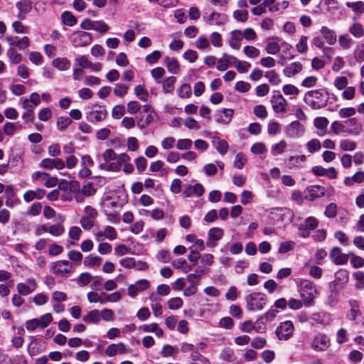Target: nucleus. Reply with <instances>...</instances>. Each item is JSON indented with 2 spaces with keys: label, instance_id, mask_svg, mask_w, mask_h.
I'll list each match as a JSON object with an SVG mask.
<instances>
[{
  "label": "nucleus",
  "instance_id": "obj_1",
  "mask_svg": "<svg viewBox=\"0 0 364 364\" xmlns=\"http://www.w3.org/2000/svg\"><path fill=\"white\" fill-rule=\"evenodd\" d=\"M298 287L304 305L306 306H311L317 293L314 284L309 280L301 279L298 284Z\"/></svg>",
  "mask_w": 364,
  "mask_h": 364
},
{
  "label": "nucleus",
  "instance_id": "obj_2",
  "mask_svg": "<svg viewBox=\"0 0 364 364\" xmlns=\"http://www.w3.org/2000/svg\"><path fill=\"white\" fill-rule=\"evenodd\" d=\"M245 300L248 311H261L266 305L267 297L262 293L252 292L246 296Z\"/></svg>",
  "mask_w": 364,
  "mask_h": 364
},
{
  "label": "nucleus",
  "instance_id": "obj_3",
  "mask_svg": "<svg viewBox=\"0 0 364 364\" xmlns=\"http://www.w3.org/2000/svg\"><path fill=\"white\" fill-rule=\"evenodd\" d=\"M52 272L61 277H68L73 270V264L68 260H58L51 263Z\"/></svg>",
  "mask_w": 364,
  "mask_h": 364
},
{
  "label": "nucleus",
  "instance_id": "obj_4",
  "mask_svg": "<svg viewBox=\"0 0 364 364\" xmlns=\"http://www.w3.org/2000/svg\"><path fill=\"white\" fill-rule=\"evenodd\" d=\"M85 215L80 218V223L83 229L89 230L92 229L98 216L97 210L91 206H86L84 209Z\"/></svg>",
  "mask_w": 364,
  "mask_h": 364
},
{
  "label": "nucleus",
  "instance_id": "obj_5",
  "mask_svg": "<svg viewBox=\"0 0 364 364\" xmlns=\"http://www.w3.org/2000/svg\"><path fill=\"white\" fill-rule=\"evenodd\" d=\"M70 41L71 44L75 48L85 47L91 43L92 36L87 32L78 31L70 35Z\"/></svg>",
  "mask_w": 364,
  "mask_h": 364
},
{
  "label": "nucleus",
  "instance_id": "obj_6",
  "mask_svg": "<svg viewBox=\"0 0 364 364\" xmlns=\"http://www.w3.org/2000/svg\"><path fill=\"white\" fill-rule=\"evenodd\" d=\"M107 114L105 107L100 105H93L91 110L86 113V119L90 122H100L103 121Z\"/></svg>",
  "mask_w": 364,
  "mask_h": 364
},
{
  "label": "nucleus",
  "instance_id": "obj_7",
  "mask_svg": "<svg viewBox=\"0 0 364 364\" xmlns=\"http://www.w3.org/2000/svg\"><path fill=\"white\" fill-rule=\"evenodd\" d=\"M307 96L311 98L309 105L313 109H319L325 106L326 98L321 90H314L307 92Z\"/></svg>",
  "mask_w": 364,
  "mask_h": 364
},
{
  "label": "nucleus",
  "instance_id": "obj_8",
  "mask_svg": "<svg viewBox=\"0 0 364 364\" xmlns=\"http://www.w3.org/2000/svg\"><path fill=\"white\" fill-rule=\"evenodd\" d=\"M318 225V221L316 218L313 216L308 217L304 223L299 225L300 235L304 238L309 237L311 231L316 229Z\"/></svg>",
  "mask_w": 364,
  "mask_h": 364
},
{
  "label": "nucleus",
  "instance_id": "obj_9",
  "mask_svg": "<svg viewBox=\"0 0 364 364\" xmlns=\"http://www.w3.org/2000/svg\"><path fill=\"white\" fill-rule=\"evenodd\" d=\"M129 160V157L126 154H121L118 155L117 159L113 160L109 163H102L100 168L102 170L118 171L120 170L122 163H125Z\"/></svg>",
  "mask_w": 364,
  "mask_h": 364
},
{
  "label": "nucleus",
  "instance_id": "obj_10",
  "mask_svg": "<svg viewBox=\"0 0 364 364\" xmlns=\"http://www.w3.org/2000/svg\"><path fill=\"white\" fill-rule=\"evenodd\" d=\"M294 327L290 321L282 322L276 330V334L279 340L287 341L290 338L294 333Z\"/></svg>",
  "mask_w": 364,
  "mask_h": 364
},
{
  "label": "nucleus",
  "instance_id": "obj_11",
  "mask_svg": "<svg viewBox=\"0 0 364 364\" xmlns=\"http://www.w3.org/2000/svg\"><path fill=\"white\" fill-rule=\"evenodd\" d=\"M329 338L323 333H317L311 343V348L316 351H324L330 346Z\"/></svg>",
  "mask_w": 364,
  "mask_h": 364
},
{
  "label": "nucleus",
  "instance_id": "obj_12",
  "mask_svg": "<svg viewBox=\"0 0 364 364\" xmlns=\"http://www.w3.org/2000/svg\"><path fill=\"white\" fill-rule=\"evenodd\" d=\"M156 114L149 105H144L140 110V119L138 121V126L144 127L150 124L155 118Z\"/></svg>",
  "mask_w": 364,
  "mask_h": 364
},
{
  "label": "nucleus",
  "instance_id": "obj_13",
  "mask_svg": "<svg viewBox=\"0 0 364 364\" xmlns=\"http://www.w3.org/2000/svg\"><path fill=\"white\" fill-rule=\"evenodd\" d=\"M39 166L44 169H53L62 170L65 167V163L63 160L59 158L50 159L46 158L43 159L39 164Z\"/></svg>",
  "mask_w": 364,
  "mask_h": 364
},
{
  "label": "nucleus",
  "instance_id": "obj_14",
  "mask_svg": "<svg viewBox=\"0 0 364 364\" xmlns=\"http://www.w3.org/2000/svg\"><path fill=\"white\" fill-rule=\"evenodd\" d=\"M37 288V284L34 279L31 278L27 279L26 283H18L16 285V289L19 294L26 296L33 292Z\"/></svg>",
  "mask_w": 364,
  "mask_h": 364
},
{
  "label": "nucleus",
  "instance_id": "obj_15",
  "mask_svg": "<svg viewBox=\"0 0 364 364\" xmlns=\"http://www.w3.org/2000/svg\"><path fill=\"white\" fill-rule=\"evenodd\" d=\"M204 193L203 186L200 183H196L194 186L190 184L184 185V190L182 192V195L185 198L191 197L193 195L197 196H201Z\"/></svg>",
  "mask_w": 364,
  "mask_h": 364
},
{
  "label": "nucleus",
  "instance_id": "obj_16",
  "mask_svg": "<svg viewBox=\"0 0 364 364\" xmlns=\"http://www.w3.org/2000/svg\"><path fill=\"white\" fill-rule=\"evenodd\" d=\"M271 102L273 110L276 113H285L287 112V102L282 95L273 96Z\"/></svg>",
  "mask_w": 364,
  "mask_h": 364
},
{
  "label": "nucleus",
  "instance_id": "obj_17",
  "mask_svg": "<svg viewBox=\"0 0 364 364\" xmlns=\"http://www.w3.org/2000/svg\"><path fill=\"white\" fill-rule=\"evenodd\" d=\"M46 194V191L43 188H38L36 190L26 191L23 198L26 203H30L34 199L41 200Z\"/></svg>",
  "mask_w": 364,
  "mask_h": 364
},
{
  "label": "nucleus",
  "instance_id": "obj_18",
  "mask_svg": "<svg viewBox=\"0 0 364 364\" xmlns=\"http://www.w3.org/2000/svg\"><path fill=\"white\" fill-rule=\"evenodd\" d=\"M223 230L220 228H213L208 231V240L207 245L210 247H214L216 243L223 236Z\"/></svg>",
  "mask_w": 364,
  "mask_h": 364
},
{
  "label": "nucleus",
  "instance_id": "obj_19",
  "mask_svg": "<svg viewBox=\"0 0 364 364\" xmlns=\"http://www.w3.org/2000/svg\"><path fill=\"white\" fill-rule=\"evenodd\" d=\"M329 256L336 264H346L348 259V256L346 254H343L341 249L338 247H334L332 248Z\"/></svg>",
  "mask_w": 364,
  "mask_h": 364
},
{
  "label": "nucleus",
  "instance_id": "obj_20",
  "mask_svg": "<svg viewBox=\"0 0 364 364\" xmlns=\"http://www.w3.org/2000/svg\"><path fill=\"white\" fill-rule=\"evenodd\" d=\"M308 195L306 198L310 201L314 200L316 198L323 197L325 195V188L321 186H311L307 188Z\"/></svg>",
  "mask_w": 364,
  "mask_h": 364
},
{
  "label": "nucleus",
  "instance_id": "obj_21",
  "mask_svg": "<svg viewBox=\"0 0 364 364\" xmlns=\"http://www.w3.org/2000/svg\"><path fill=\"white\" fill-rule=\"evenodd\" d=\"M6 41L9 45L18 47L20 49H24L30 44V40L27 36L23 38H19L18 36H7Z\"/></svg>",
  "mask_w": 364,
  "mask_h": 364
},
{
  "label": "nucleus",
  "instance_id": "obj_22",
  "mask_svg": "<svg viewBox=\"0 0 364 364\" xmlns=\"http://www.w3.org/2000/svg\"><path fill=\"white\" fill-rule=\"evenodd\" d=\"M125 353L126 347L123 343L110 344L105 350V354L109 357H113L117 353L124 354Z\"/></svg>",
  "mask_w": 364,
  "mask_h": 364
},
{
  "label": "nucleus",
  "instance_id": "obj_23",
  "mask_svg": "<svg viewBox=\"0 0 364 364\" xmlns=\"http://www.w3.org/2000/svg\"><path fill=\"white\" fill-rule=\"evenodd\" d=\"M303 69V65L299 62H294L287 65L284 70V75L286 77H291L299 73Z\"/></svg>",
  "mask_w": 364,
  "mask_h": 364
},
{
  "label": "nucleus",
  "instance_id": "obj_24",
  "mask_svg": "<svg viewBox=\"0 0 364 364\" xmlns=\"http://www.w3.org/2000/svg\"><path fill=\"white\" fill-rule=\"evenodd\" d=\"M311 318L315 323L323 326L329 325L331 321V315L326 312L314 313L311 315Z\"/></svg>",
  "mask_w": 364,
  "mask_h": 364
},
{
  "label": "nucleus",
  "instance_id": "obj_25",
  "mask_svg": "<svg viewBox=\"0 0 364 364\" xmlns=\"http://www.w3.org/2000/svg\"><path fill=\"white\" fill-rule=\"evenodd\" d=\"M44 350V343L41 340H34L28 346V353L31 356H35L43 352Z\"/></svg>",
  "mask_w": 364,
  "mask_h": 364
},
{
  "label": "nucleus",
  "instance_id": "obj_26",
  "mask_svg": "<svg viewBox=\"0 0 364 364\" xmlns=\"http://www.w3.org/2000/svg\"><path fill=\"white\" fill-rule=\"evenodd\" d=\"M242 33L241 30H233L230 32L229 46L233 49H239L240 42L242 40Z\"/></svg>",
  "mask_w": 364,
  "mask_h": 364
},
{
  "label": "nucleus",
  "instance_id": "obj_27",
  "mask_svg": "<svg viewBox=\"0 0 364 364\" xmlns=\"http://www.w3.org/2000/svg\"><path fill=\"white\" fill-rule=\"evenodd\" d=\"M305 155L291 156L287 161V166L289 168H299L302 167L303 164L306 161Z\"/></svg>",
  "mask_w": 364,
  "mask_h": 364
},
{
  "label": "nucleus",
  "instance_id": "obj_28",
  "mask_svg": "<svg viewBox=\"0 0 364 364\" xmlns=\"http://www.w3.org/2000/svg\"><path fill=\"white\" fill-rule=\"evenodd\" d=\"M364 181V171H357L352 176H347L344 178V184L348 187L354 186L355 183H361Z\"/></svg>",
  "mask_w": 364,
  "mask_h": 364
},
{
  "label": "nucleus",
  "instance_id": "obj_29",
  "mask_svg": "<svg viewBox=\"0 0 364 364\" xmlns=\"http://www.w3.org/2000/svg\"><path fill=\"white\" fill-rule=\"evenodd\" d=\"M234 111L232 109H223L218 112L217 122L223 124H228L233 116Z\"/></svg>",
  "mask_w": 364,
  "mask_h": 364
},
{
  "label": "nucleus",
  "instance_id": "obj_30",
  "mask_svg": "<svg viewBox=\"0 0 364 364\" xmlns=\"http://www.w3.org/2000/svg\"><path fill=\"white\" fill-rule=\"evenodd\" d=\"M321 33L329 45L332 46L336 43V35L333 30L326 26H322L321 28Z\"/></svg>",
  "mask_w": 364,
  "mask_h": 364
},
{
  "label": "nucleus",
  "instance_id": "obj_31",
  "mask_svg": "<svg viewBox=\"0 0 364 364\" xmlns=\"http://www.w3.org/2000/svg\"><path fill=\"white\" fill-rule=\"evenodd\" d=\"M164 61L168 72L172 74H177L179 73L180 65L176 58L167 56L164 58Z\"/></svg>",
  "mask_w": 364,
  "mask_h": 364
},
{
  "label": "nucleus",
  "instance_id": "obj_32",
  "mask_svg": "<svg viewBox=\"0 0 364 364\" xmlns=\"http://www.w3.org/2000/svg\"><path fill=\"white\" fill-rule=\"evenodd\" d=\"M122 298L120 292L116 291L109 294L101 292V304H105L108 302H117Z\"/></svg>",
  "mask_w": 364,
  "mask_h": 364
},
{
  "label": "nucleus",
  "instance_id": "obj_33",
  "mask_svg": "<svg viewBox=\"0 0 364 364\" xmlns=\"http://www.w3.org/2000/svg\"><path fill=\"white\" fill-rule=\"evenodd\" d=\"M350 309L347 314V318L355 321L360 316L359 305L355 300L349 301Z\"/></svg>",
  "mask_w": 364,
  "mask_h": 364
},
{
  "label": "nucleus",
  "instance_id": "obj_34",
  "mask_svg": "<svg viewBox=\"0 0 364 364\" xmlns=\"http://www.w3.org/2000/svg\"><path fill=\"white\" fill-rule=\"evenodd\" d=\"M52 65L60 70H67L70 67V61L66 58H57L53 60Z\"/></svg>",
  "mask_w": 364,
  "mask_h": 364
},
{
  "label": "nucleus",
  "instance_id": "obj_35",
  "mask_svg": "<svg viewBox=\"0 0 364 364\" xmlns=\"http://www.w3.org/2000/svg\"><path fill=\"white\" fill-rule=\"evenodd\" d=\"M102 261V257L90 255L85 258L83 264L86 267L95 268L100 266Z\"/></svg>",
  "mask_w": 364,
  "mask_h": 364
},
{
  "label": "nucleus",
  "instance_id": "obj_36",
  "mask_svg": "<svg viewBox=\"0 0 364 364\" xmlns=\"http://www.w3.org/2000/svg\"><path fill=\"white\" fill-rule=\"evenodd\" d=\"M164 166V163L161 160H157L151 164L149 170L152 172L161 171V176H166L168 173V168Z\"/></svg>",
  "mask_w": 364,
  "mask_h": 364
},
{
  "label": "nucleus",
  "instance_id": "obj_37",
  "mask_svg": "<svg viewBox=\"0 0 364 364\" xmlns=\"http://www.w3.org/2000/svg\"><path fill=\"white\" fill-rule=\"evenodd\" d=\"M228 58L233 60L234 66L239 73H246L250 67V63L247 61H241L235 56H228Z\"/></svg>",
  "mask_w": 364,
  "mask_h": 364
},
{
  "label": "nucleus",
  "instance_id": "obj_38",
  "mask_svg": "<svg viewBox=\"0 0 364 364\" xmlns=\"http://www.w3.org/2000/svg\"><path fill=\"white\" fill-rule=\"evenodd\" d=\"M83 321L85 323H97L100 321V311L95 309L90 311L87 315L83 317Z\"/></svg>",
  "mask_w": 364,
  "mask_h": 364
},
{
  "label": "nucleus",
  "instance_id": "obj_39",
  "mask_svg": "<svg viewBox=\"0 0 364 364\" xmlns=\"http://www.w3.org/2000/svg\"><path fill=\"white\" fill-rule=\"evenodd\" d=\"M176 82V78L173 76L168 77L162 80L161 83L163 85V91L165 93H171L174 89V85Z\"/></svg>",
  "mask_w": 364,
  "mask_h": 364
},
{
  "label": "nucleus",
  "instance_id": "obj_40",
  "mask_svg": "<svg viewBox=\"0 0 364 364\" xmlns=\"http://www.w3.org/2000/svg\"><path fill=\"white\" fill-rule=\"evenodd\" d=\"M349 33L356 38H360L364 36V28L360 23H354L349 28Z\"/></svg>",
  "mask_w": 364,
  "mask_h": 364
},
{
  "label": "nucleus",
  "instance_id": "obj_41",
  "mask_svg": "<svg viewBox=\"0 0 364 364\" xmlns=\"http://www.w3.org/2000/svg\"><path fill=\"white\" fill-rule=\"evenodd\" d=\"M287 147V143L285 140H281L279 142L274 144L271 147V153L272 155L276 156L282 154Z\"/></svg>",
  "mask_w": 364,
  "mask_h": 364
},
{
  "label": "nucleus",
  "instance_id": "obj_42",
  "mask_svg": "<svg viewBox=\"0 0 364 364\" xmlns=\"http://www.w3.org/2000/svg\"><path fill=\"white\" fill-rule=\"evenodd\" d=\"M353 55L355 61L362 63L364 61V43H358L353 51Z\"/></svg>",
  "mask_w": 364,
  "mask_h": 364
},
{
  "label": "nucleus",
  "instance_id": "obj_43",
  "mask_svg": "<svg viewBox=\"0 0 364 364\" xmlns=\"http://www.w3.org/2000/svg\"><path fill=\"white\" fill-rule=\"evenodd\" d=\"M296 49L299 53L305 54L308 51V37L301 36L296 45Z\"/></svg>",
  "mask_w": 364,
  "mask_h": 364
},
{
  "label": "nucleus",
  "instance_id": "obj_44",
  "mask_svg": "<svg viewBox=\"0 0 364 364\" xmlns=\"http://www.w3.org/2000/svg\"><path fill=\"white\" fill-rule=\"evenodd\" d=\"M314 124L317 129L323 131L322 134H318L319 136H323L326 132L328 120L326 117H318L314 119Z\"/></svg>",
  "mask_w": 364,
  "mask_h": 364
},
{
  "label": "nucleus",
  "instance_id": "obj_45",
  "mask_svg": "<svg viewBox=\"0 0 364 364\" xmlns=\"http://www.w3.org/2000/svg\"><path fill=\"white\" fill-rule=\"evenodd\" d=\"M339 146L341 151H351L356 149V143L350 139H343L340 141Z\"/></svg>",
  "mask_w": 364,
  "mask_h": 364
},
{
  "label": "nucleus",
  "instance_id": "obj_46",
  "mask_svg": "<svg viewBox=\"0 0 364 364\" xmlns=\"http://www.w3.org/2000/svg\"><path fill=\"white\" fill-rule=\"evenodd\" d=\"M61 19L64 24L69 26H73L77 23V18L70 11H64L61 15Z\"/></svg>",
  "mask_w": 364,
  "mask_h": 364
},
{
  "label": "nucleus",
  "instance_id": "obj_47",
  "mask_svg": "<svg viewBox=\"0 0 364 364\" xmlns=\"http://www.w3.org/2000/svg\"><path fill=\"white\" fill-rule=\"evenodd\" d=\"M220 358L230 363L235 361L236 359L234 350L230 348H224L220 353Z\"/></svg>",
  "mask_w": 364,
  "mask_h": 364
},
{
  "label": "nucleus",
  "instance_id": "obj_48",
  "mask_svg": "<svg viewBox=\"0 0 364 364\" xmlns=\"http://www.w3.org/2000/svg\"><path fill=\"white\" fill-rule=\"evenodd\" d=\"M16 7L21 14H28L32 9V2L31 0H22L16 3Z\"/></svg>",
  "mask_w": 364,
  "mask_h": 364
},
{
  "label": "nucleus",
  "instance_id": "obj_49",
  "mask_svg": "<svg viewBox=\"0 0 364 364\" xmlns=\"http://www.w3.org/2000/svg\"><path fill=\"white\" fill-rule=\"evenodd\" d=\"M346 6L351 9L353 11L357 13L358 14H362L364 13V2L361 1H358L355 2H346Z\"/></svg>",
  "mask_w": 364,
  "mask_h": 364
},
{
  "label": "nucleus",
  "instance_id": "obj_50",
  "mask_svg": "<svg viewBox=\"0 0 364 364\" xmlns=\"http://www.w3.org/2000/svg\"><path fill=\"white\" fill-rule=\"evenodd\" d=\"M228 56H231V55L224 53L223 57L218 60L217 69L218 70L224 71L228 68L229 64H230V60H232L231 58H229Z\"/></svg>",
  "mask_w": 364,
  "mask_h": 364
},
{
  "label": "nucleus",
  "instance_id": "obj_51",
  "mask_svg": "<svg viewBox=\"0 0 364 364\" xmlns=\"http://www.w3.org/2000/svg\"><path fill=\"white\" fill-rule=\"evenodd\" d=\"M195 45L199 50L208 49L210 47V41L205 35H200L196 41Z\"/></svg>",
  "mask_w": 364,
  "mask_h": 364
},
{
  "label": "nucleus",
  "instance_id": "obj_52",
  "mask_svg": "<svg viewBox=\"0 0 364 364\" xmlns=\"http://www.w3.org/2000/svg\"><path fill=\"white\" fill-rule=\"evenodd\" d=\"M348 80L345 76L336 77L333 82V85L338 90H343L348 87Z\"/></svg>",
  "mask_w": 364,
  "mask_h": 364
},
{
  "label": "nucleus",
  "instance_id": "obj_53",
  "mask_svg": "<svg viewBox=\"0 0 364 364\" xmlns=\"http://www.w3.org/2000/svg\"><path fill=\"white\" fill-rule=\"evenodd\" d=\"M65 231L63 225L60 224H55L48 225V232L55 237L61 235Z\"/></svg>",
  "mask_w": 364,
  "mask_h": 364
},
{
  "label": "nucleus",
  "instance_id": "obj_54",
  "mask_svg": "<svg viewBox=\"0 0 364 364\" xmlns=\"http://www.w3.org/2000/svg\"><path fill=\"white\" fill-rule=\"evenodd\" d=\"M321 145L317 139H313L306 143V149L311 154H314L321 149Z\"/></svg>",
  "mask_w": 364,
  "mask_h": 364
},
{
  "label": "nucleus",
  "instance_id": "obj_55",
  "mask_svg": "<svg viewBox=\"0 0 364 364\" xmlns=\"http://www.w3.org/2000/svg\"><path fill=\"white\" fill-rule=\"evenodd\" d=\"M6 55L9 57L11 63L14 64H17L22 60V55L21 53H16L13 48H11L8 50Z\"/></svg>",
  "mask_w": 364,
  "mask_h": 364
},
{
  "label": "nucleus",
  "instance_id": "obj_56",
  "mask_svg": "<svg viewBox=\"0 0 364 364\" xmlns=\"http://www.w3.org/2000/svg\"><path fill=\"white\" fill-rule=\"evenodd\" d=\"M72 123V119L67 116L60 117L57 120L58 129L60 131H63Z\"/></svg>",
  "mask_w": 364,
  "mask_h": 364
},
{
  "label": "nucleus",
  "instance_id": "obj_57",
  "mask_svg": "<svg viewBox=\"0 0 364 364\" xmlns=\"http://www.w3.org/2000/svg\"><path fill=\"white\" fill-rule=\"evenodd\" d=\"M245 54L250 58H255L259 56L260 51L257 48L252 46H246L244 47Z\"/></svg>",
  "mask_w": 364,
  "mask_h": 364
},
{
  "label": "nucleus",
  "instance_id": "obj_58",
  "mask_svg": "<svg viewBox=\"0 0 364 364\" xmlns=\"http://www.w3.org/2000/svg\"><path fill=\"white\" fill-rule=\"evenodd\" d=\"M178 95L181 98H188L191 95V87L188 84H183L178 90Z\"/></svg>",
  "mask_w": 364,
  "mask_h": 364
},
{
  "label": "nucleus",
  "instance_id": "obj_59",
  "mask_svg": "<svg viewBox=\"0 0 364 364\" xmlns=\"http://www.w3.org/2000/svg\"><path fill=\"white\" fill-rule=\"evenodd\" d=\"M93 277L90 273L84 272L79 276L77 282L80 287H84L90 283Z\"/></svg>",
  "mask_w": 364,
  "mask_h": 364
},
{
  "label": "nucleus",
  "instance_id": "obj_60",
  "mask_svg": "<svg viewBox=\"0 0 364 364\" xmlns=\"http://www.w3.org/2000/svg\"><path fill=\"white\" fill-rule=\"evenodd\" d=\"M265 50L267 53L275 55L279 52L280 46L277 42L269 41L265 47Z\"/></svg>",
  "mask_w": 364,
  "mask_h": 364
},
{
  "label": "nucleus",
  "instance_id": "obj_61",
  "mask_svg": "<svg viewBox=\"0 0 364 364\" xmlns=\"http://www.w3.org/2000/svg\"><path fill=\"white\" fill-rule=\"evenodd\" d=\"M42 204L39 202L33 203L27 211V215L31 216L38 215L42 210Z\"/></svg>",
  "mask_w": 364,
  "mask_h": 364
},
{
  "label": "nucleus",
  "instance_id": "obj_62",
  "mask_svg": "<svg viewBox=\"0 0 364 364\" xmlns=\"http://www.w3.org/2000/svg\"><path fill=\"white\" fill-rule=\"evenodd\" d=\"M151 74L157 83H161V78L165 74V70L161 67H157L151 71Z\"/></svg>",
  "mask_w": 364,
  "mask_h": 364
},
{
  "label": "nucleus",
  "instance_id": "obj_63",
  "mask_svg": "<svg viewBox=\"0 0 364 364\" xmlns=\"http://www.w3.org/2000/svg\"><path fill=\"white\" fill-rule=\"evenodd\" d=\"M324 215L328 218H335L337 215V205L335 203L328 204L326 208Z\"/></svg>",
  "mask_w": 364,
  "mask_h": 364
},
{
  "label": "nucleus",
  "instance_id": "obj_64",
  "mask_svg": "<svg viewBox=\"0 0 364 364\" xmlns=\"http://www.w3.org/2000/svg\"><path fill=\"white\" fill-rule=\"evenodd\" d=\"M109 29V26L102 21H95L93 29L100 33H105Z\"/></svg>",
  "mask_w": 364,
  "mask_h": 364
}]
</instances>
